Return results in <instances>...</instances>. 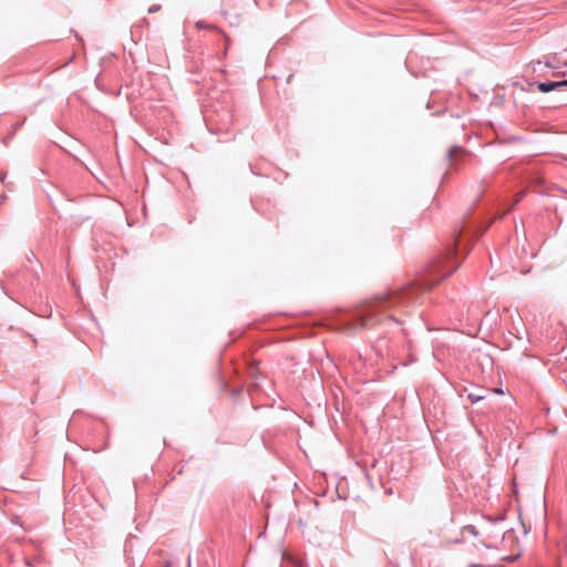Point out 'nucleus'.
Returning <instances> with one entry per match:
<instances>
[{
    "mask_svg": "<svg viewBox=\"0 0 567 567\" xmlns=\"http://www.w3.org/2000/svg\"><path fill=\"white\" fill-rule=\"evenodd\" d=\"M456 254V247L452 245L432 262L429 276L417 286L411 284L392 289L386 295L377 297L367 302L362 308L355 310L351 317V328L370 329L385 319L398 322L392 311L410 305L417 298L421 290L431 289L443 278L453 274L457 268L455 262Z\"/></svg>",
    "mask_w": 567,
    "mask_h": 567,
    "instance_id": "1",
    "label": "nucleus"
},
{
    "mask_svg": "<svg viewBox=\"0 0 567 567\" xmlns=\"http://www.w3.org/2000/svg\"><path fill=\"white\" fill-rule=\"evenodd\" d=\"M560 89V84L558 81H548V82H539L538 90L543 93H548L554 90Z\"/></svg>",
    "mask_w": 567,
    "mask_h": 567,
    "instance_id": "2",
    "label": "nucleus"
},
{
    "mask_svg": "<svg viewBox=\"0 0 567 567\" xmlns=\"http://www.w3.org/2000/svg\"><path fill=\"white\" fill-rule=\"evenodd\" d=\"M463 152H464V151H463V148H462V147H460V146H452V147L450 148L449 153H447V159H449L450 162H452V161H453V158H454V156H455V154H457V153H463Z\"/></svg>",
    "mask_w": 567,
    "mask_h": 567,
    "instance_id": "3",
    "label": "nucleus"
},
{
    "mask_svg": "<svg viewBox=\"0 0 567 567\" xmlns=\"http://www.w3.org/2000/svg\"><path fill=\"white\" fill-rule=\"evenodd\" d=\"M467 399L472 402V403H476L481 400L484 399V395L483 394H476V393H468L467 394Z\"/></svg>",
    "mask_w": 567,
    "mask_h": 567,
    "instance_id": "4",
    "label": "nucleus"
},
{
    "mask_svg": "<svg viewBox=\"0 0 567 567\" xmlns=\"http://www.w3.org/2000/svg\"><path fill=\"white\" fill-rule=\"evenodd\" d=\"M196 28L197 29H209V30H216L217 28L213 24H208L204 21H198L196 22Z\"/></svg>",
    "mask_w": 567,
    "mask_h": 567,
    "instance_id": "5",
    "label": "nucleus"
},
{
    "mask_svg": "<svg viewBox=\"0 0 567 567\" xmlns=\"http://www.w3.org/2000/svg\"><path fill=\"white\" fill-rule=\"evenodd\" d=\"M464 532L473 535L474 537L478 536V530L474 525L464 526Z\"/></svg>",
    "mask_w": 567,
    "mask_h": 567,
    "instance_id": "6",
    "label": "nucleus"
},
{
    "mask_svg": "<svg viewBox=\"0 0 567 567\" xmlns=\"http://www.w3.org/2000/svg\"><path fill=\"white\" fill-rule=\"evenodd\" d=\"M504 518L503 517H497L495 519H492L491 517H484V520L487 525H491L493 523H497V522H502Z\"/></svg>",
    "mask_w": 567,
    "mask_h": 567,
    "instance_id": "7",
    "label": "nucleus"
},
{
    "mask_svg": "<svg viewBox=\"0 0 567 567\" xmlns=\"http://www.w3.org/2000/svg\"><path fill=\"white\" fill-rule=\"evenodd\" d=\"M523 197H524V192H520V193L517 195V197H516L515 202L513 203V205L509 207V209H508V210H511V209H512L516 204H518V203L522 200V198H523Z\"/></svg>",
    "mask_w": 567,
    "mask_h": 567,
    "instance_id": "8",
    "label": "nucleus"
},
{
    "mask_svg": "<svg viewBox=\"0 0 567 567\" xmlns=\"http://www.w3.org/2000/svg\"><path fill=\"white\" fill-rule=\"evenodd\" d=\"M132 540L133 539H127L126 543H125L124 551L126 553V555H128V553H130V548L132 546Z\"/></svg>",
    "mask_w": 567,
    "mask_h": 567,
    "instance_id": "9",
    "label": "nucleus"
},
{
    "mask_svg": "<svg viewBox=\"0 0 567 567\" xmlns=\"http://www.w3.org/2000/svg\"><path fill=\"white\" fill-rule=\"evenodd\" d=\"M560 84V87L567 86V80L558 81Z\"/></svg>",
    "mask_w": 567,
    "mask_h": 567,
    "instance_id": "10",
    "label": "nucleus"
},
{
    "mask_svg": "<svg viewBox=\"0 0 567 567\" xmlns=\"http://www.w3.org/2000/svg\"><path fill=\"white\" fill-rule=\"evenodd\" d=\"M495 392L496 393H502L503 391H502V389H496Z\"/></svg>",
    "mask_w": 567,
    "mask_h": 567,
    "instance_id": "11",
    "label": "nucleus"
},
{
    "mask_svg": "<svg viewBox=\"0 0 567 567\" xmlns=\"http://www.w3.org/2000/svg\"><path fill=\"white\" fill-rule=\"evenodd\" d=\"M187 566L190 567V557H188Z\"/></svg>",
    "mask_w": 567,
    "mask_h": 567,
    "instance_id": "12",
    "label": "nucleus"
},
{
    "mask_svg": "<svg viewBox=\"0 0 567 567\" xmlns=\"http://www.w3.org/2000/svg\"><path fill=\"white\" fill-rule=\"evenodd\" d=\"M165 567H171V564L167 561V563L165 564Z\"/></svg>",
    "mask_w": 567,
    "mask_h": 567,
    "instance_id": "13",
    "label": "nucleus"
}]
</instances>
